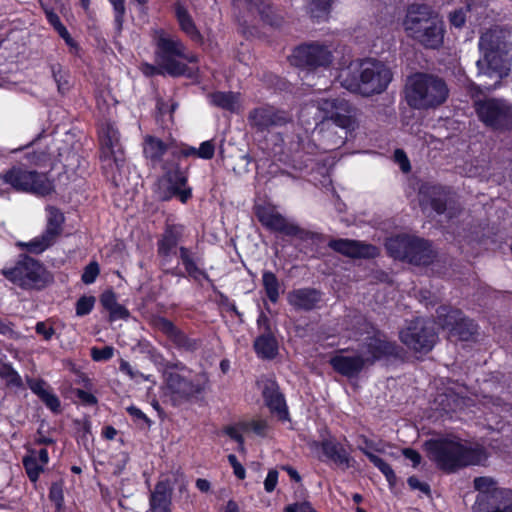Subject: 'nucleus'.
<instances>
[{
	"label": "nucleus",
	"instance_id": "f257e3e1",
	"mask_svg": "<svg viewBox=\"0 0 512 512\" xmlns=\"http://www.w3.org/2000/svg\"><path fill=\"white\" fill-rule=\"evenodd\" d=\"M482 58L476 62L480 90H494L511 70V44L505 41L501 31L491 29L484 32L479 40Z\"/></svg>",
	"mask_w": 512,
	"mask_h": 512
},
{
	"label": "nucleus",
	"instance_id": "f03ea898",
	"mask_svg": "<svg viewBox=\"0 0 512 512\" xmlns=\"http://www.w3.org/2000/svg\"><path fill=\"white\" fill-rule=\"evenodd\" d=\"M393 74L388 66L375 59L352 61L338 75L341 86L363 96L385 91Z\"/></svg>",
	"mask_w": 512,
	"mask_h": 512
},
{
	"label": "nucleus",
	"instance_id": "7ed1b4c3",
	"mask_svg": "<svg viewBox=\"0 0 512 512\" xmlns=\"http://www.w3.org/2000/svg\"><path fill=\"white\" fill-rule=\"evenodd\" d=\"M152 39L155 44V57L157 64L170 76H186L194 78L198 73L197 66H188L186 63L196 64L198 56L188 51L185 44L176 35L163 29H154Z\"/></svg>",
	"mask_w": 512,
	"mask_h": 512
},
{
	"label": "nucleus",
	"instance_id": "20e7f679",
	"mask_svg": "<svg viewBox=\"0 0 512 512\" xmlns=\"http://www.w3.org/2000/svg\"><path fill=\"white\" fill-rule=\"evenodd\" d=\"M429 457L447 472H454L469 465H479L487 458L481 446L467 445L457 437L429 440L425 443Z\"/></svg>",
	"mask_w": 512,
	"mask_h": 512
},
{
	"label": "nucleus",
	"instance_id": "39448f33",
	"mask_svg": "<svg viewBox=\"0 0 512 512\" xmlns=\"http://www.w3.org/2000/svg\"><path fill=\"white\" fill-rule=\"evenodd\" d=\"M403 93L410 108L428 111L443 105L449 97L450 90L443 78L417 72L407 78Z\"/></svg>",
	"mask_w": 512,
	"mask_h": 512
},
{
	"label": "nucleus",
	"instance_id": "423d86ee",
	"mask_svg": "<svg viewBox=\"0 0 512 512\" xmlns=\"http://www.w3.org/2000/svg\"><path fill=\"white\" fill-rule=\"evenodd\" d=\"M403 26L407 35L427 49H438L444 40V23L427 5H411Z\"/></svg>",
	"mask_w": 512,
	"mask_h": 512
},
{
	"label": "nucleus",
	"instance_id": "0eeeda50",
	"mask_svg": "<svg viewBox=\"0 0 512 512\" xmlns=\"http://www.w3.org/2000/svg\"><path fill=\"white\" fill-rule=\"evenodd\" d=\"M0 273L11 283L24 290H42L53 282V275L38 260L21 255L13 266Z\"/></svg>",
	"mask_w": 512,
	"mask_h": 512
},
{
	"label": "nucleus",
	"instance_id": "6e6552de",
	"mask_svg": "<svg viewBox=\"0 0 512 512\" xmlns=\"http://www.w3.org/2000/svg\"><path fill=\"white\" fill-rule=\"evenodd\" d=\"M473 486L477 495L472 512H512V489L500 487L487 476L476 477Z\"/></svg>",
	"mask_w": 512,
	"mask_h": 512
},
{
	"label": "nucleus",
	"instance_id": "1a4fd4ad",
	"mask_svg": "<svg viewBox=\"0 0 512 512\" xmlns=\"http://www.w3.org/2000/svg\"><path fill=\"white\" fill-rule=\"evenodd\" d=\"M316 109L320 115V128H346L354 130L357 126V110L343 98L320 99L307 106L306 111Z\"/></svg>",
	"mask_w": 512,
	"mask_h": 512
},
{
	"label": "nucleus",
	"instance_id": "9d476101",
	"mask_svg": "<svg viewBox=\"0 0 512 512\" xmlns=\"http://www.w3.org/2000/svg\"><path fill=\"white\" fill-rule=\"evenodd\" d=\"M0 178L19 192L32 193L37 196H47L54 191L53 182L44 173L25 167H12Z\"/></svg>",
	"mask_w": 512,
	"mask_h": 512
},
{
	"label": "nucleus",
	"instance_id": "9b49d317",
	"mask_svg": "<svg viewBox=\"0 0 512 512\" xmlns=\"http://www.w3.org/2000/svg\"><path fill=\"white\" fill-rule=\"evenodd\" d=\"M164 174L156 183L155 193L158 199L169 201L176 197L181 203L185 204L192 197V188L188 186V177L186 171L179 168L178 165H163Z\"/></svg>",
	"mask_w": 512,
	"mask_h": 512
},
{
	"label": "nucleus",
	"instance_id": "f8f14e48",
	"mask_svg": "<svg viewBox=\"0 0 512 512\" xmlns=\"http://www.w3.org/2000/svg\"><path fill=\"white\" fill-rule=\"evenodd\" d=\"M480 121L497 131L512 130V104L503 98H488L475 102Z\"/></svg>",
	"mask_w": 512,
	"mask_h": 512
},
{
	"label": "nucleus",
	"instance_id": "ddd939ff",
	"mask_svg": "<svg viewBox=\"0 0 512 512\" xmlns=\"http://www.w3.org/2000/svg\"><path fill=\"white\" fill-rule=\"evenodd\" d=\"M256 216L259 222L268 230L283 234L289 237H296L300 240H312L314 233L307 231L282 215L273 206H258Z\"/></svg>",
	"mask_w": 512,
	"mask_h": 512
},
{
	"label": "nucleus",
	"instance_id": "4468645a",
	"mask_svg": "<svg viewBox=\"0 0 512 512\" xmlns=\"http://www.w3.org/2000/svg\"><path fill=\"white\" fill-rule=\"evenodd\" d=\"M438 339L432 323L423 318H416L400 331V340L410 350L428 353Z\"/></svg>",
	"mask_w": 512,
	"mask_h": 512
},
{
	"label": "nucleus",
	"instance_id": "2eb2a0df",
	"mask_svg": "<svg viewBox=\"0 0 512 512\" xmlns=\"http://www.w3.org/2000/svg\"><path fill=\"white\" fill-rule=\"evenodd\" d=\"M333 50L329 45L320 42H310L294 49L291 62L299 67L316 69L327 68L333 62Z\"/></svg>",
	"mask_w": 512,
	"mask_h": 512
},
{
	"label": "nucleus",
	"instance_id": "dca6fc26",
	"mask_svg": "<svg viewBox=\"0 0 512 512\" xmlns=\"http://www.w3.org/2000/svg\"><path fill=\"white\" fill-rule=\"evenodd\" d=\"M165 381L176 405L201 393L205 389L206 377L198 376L195 379H188L178 372L168 371L165 374Z\"/></svg>",
	"mask_w": 512,
	"mask_h": 512
},
{
	"label": "nucleus",
	"instance_id": "f3484780",
	"mask_svg": "<svg viewBox=\"0 0 512 512\" xmlns=\"http://www.w3.org/2000/svg\"><path fill=\"white\" fill-rule=\"evenodd\" d=\"M247 119L250 126L260 132L282 126L288 121V117L283 111L269 105L252 109L248 113Z\"/></svg>",
	"mask_w": 512,
	"mask_h": 512
},
{
	"label": "nucleus",
	"instance_id": "a211bd4d",
	"mask_svg": "<svg viewBox=\"0 0 512 512\" xmlns=\"http://www.w3.org/2000/svg\"><path fill=\"white\" fill-rule=\"evenodd\" d=\"M153 326L163 333L177 348L185 351H195L200 343L196 339L189 338L182 330L165 317H155L152 320Z\"/></svg>",
	"mask_w": 512,
	"mask_h": 512
},
{
	"label": "nucleus",
	"instance_id": "6ab92c4d",
	"mask_svg": "<svg viewBox=\"0 0 512 512\" xmlns=\"http://www.w3.org/2000/svg\"><path fill=\"white\" fill-rule=\"evenodd\" d=\"M100 139L103 146L105 167L114 165L118 170L123 167L124 160L116 155L115 148L119 146L120 135L111 124H105L100 130Z\"/></svg>",
	"mask_w": 512,
	"mask_h": 512
},
{
	"label": "nucleus",
	"instance_id": "aec40b11",
	"mask_svg": "<svg viewBox=\"0 0 512 512\" xmlns=\"http://www.w3.org/2000/svg\"><path fill=\"white\" fill-rule=\"evenodd\" d=\"M362 356L367 364H373L376 360L391 356L396 353L394 342L388 341L384 335L376 334L369 337L364 344Z\"/></svg>",
	"mask_w": 512,
	"mask_h": 512
},
{
	"label": "nucleus",
	"instance_id": "412c9836",
	"mask_svg": "<svg viewBox=\"0 0 512 512\" xmlns=\"http://www.w3.org/2000/svg\"><path fill=\"white\" fill-rule=\"evenodd\" d=\"M173 482L169 479L158 481L149 496V508L146 512H171Z\"/></svg>",
	"mask_w": 512,
	"mask_h": 512
},
{
	"label": "nucleus",
	"instance_id": "4be33fe9",
	"mask_svg": "<svg viewBox=\"0 0 512 512\" xmlns=\"http://www.w3.org/2000/svg\"><path fill=\"white\" fill-rule=\"evenodd\" d=\"M328 247L351 258H369L376 255L377 249L373 245L350 239H334L329 241Z\"/></svg>",
	"mask_w": 512,
	"mask_h": 512
},
{
	"label": "nucleus",
	"instance_id": "5701e85b",
	"mask_svg": "<svg viewBox=\"0 0 512 512\" xmlns=\"http://www.w3.org/2000/svg\"><path fill=\"white\" fill-rule=\"evenodd\" d=\"M419 194L421 204H430L432 209L438 214H442L447 210L448 201L451 199L449 191L436 185H422Z\"/></svg>",
	"mask_w": 512,
	"mask_h": 512
},
{
	"label": "nucleus",
	"instance_id": "b1692460",
	"mask_svg": "<svg viewBox=\"0 0 512 512\" xmlns=\"http://www.w3.org/2000/svg\"><path fill=\"white\" fill-rule=\"evenodd\" d=\"M288 303L296 310H313L322 300L321 292L314 288L292 290L287 296Z\"/></svg>",
	"mask_w": 512,
	"mask_h": 512
},
{
	"label": "nucleus",
	"instance_id": "393cba45",
	"mask_svg": "<svg viewBox=\"0 0 512 512\" xmlns=\"http://www.w3.org/2000/svg\"><path fill=\"white\" fill-rule=\"evenodd\" d=\"M333 369L346 377L357 376L367 364L362 354L360 355H336L329 361Z\"/></svg>",
	"mask_w": 512,
	"mask_h": 512
},
{
	"label": "nucleus",
	"instance_id": "a878e982",
	"mask_svg": "<svg viewBox=\"0 0 512 512\" xmlns=\"http://www.w3.org/2000/svg\"><path fill=\"white\" fill-rule=\"evenodd\" d=\"M184 227L181 225H168L157 243V252L167 262L175 254V248L182 238Z\"/></svg>",
	"mask_w": 512,
	"mask_h": 512
},
{
	"label": "nucleus",
	"instance_id": "bb28decb",
	"mask_svg": "<svg viewBox=\"0 0 512 512\" xmlns=\"http://www.w3.org/2000/svg\"><path fill=\"white\" fill-rule=\"evenodd\" d=\"M258 325L260 327L263 325L264 331L254 342L255 351L262 358L271 359L277 353V341L270 330L267 317L261 315L258 319Z\"/></svg>",
	"mask_w": 512,
	"mask_h": 512
},
{
	"label": "nucleus",
	"instance_id": "cd10ccee",
	"mask_svg": "<svg viewBox=\"0 0 512 512\" xmlns=\"http://www.w3.org/2000/svg\"><path fill=\"white\" fill-rule=\"evenodd\" d=\"M263 397L271 412L276 413L281 420H286L288 410L284 396L280 393L278 385L274 381H267L263 388Z\"/></svg>",
	"mask_w": 512,
	"mask_h": 512
},
{
	"label": "nucleus",
	"instance_id": "c85d7f7f",
	"mask_svg": "<svg viewBox=\"0 0 512 512\" xmlns=\"http://www.w3.org/2000/svg\"><path fill=\"white\" fill-rule=\"evenodd\" d=\"M407 254V261L415 265H428L434 258V252L429 242L416 237L411 238V247Z\"/></svg>",
	"mask_w": 512,
	"mask_h": 512
},
{
	"label": "nucleus",
	"instance_id": "c756f323",
	"mask_svg": "<svg viewBox=\"0 0 512 512\" xmlns=\"http://www.w3.org/2000/svg\"><path fill=\"white\" fill-rule=\"evenodd\" d=\"M321 448L328 459L345 468L351 467L353 459L339 442L331 439L323 440L321 442Z\"/></svg>",
	"mask_w": 512,
	"mask_h": 512
},
{
	"label": "nucleus",
	"instance_id": "7c9ffc66",
	"mask_svg": "<svg viewBox=\"0 0 512 512\" xmlns=\"http://www.w3.org/2000/svg\"><path fill=\"white\" fill-rule=\"evenodd\" d=\"M176 18L180 29L195 42L202 41V35L197 29L188 10L181 4L176 5Z\"/></svg>",
	"mask_w": 512,
	"mask_h": 512
},
{
	"label": "nucleus",
	"instance_id": "2f4dec72",
	"mask_svg": "<svg viewBox=\"0 0 512 512\" xmlns=\"http://www.w3.org/2000/svg\"><path fill=\"white\" fill-rule=\"evenodd\" d=\"M102 306L109 311L110 320L126 319L129 316L128 310L117 302L116 295L113 291H105L101 297Z\"/></svg>",
	"mask_w": 512,
	"mask_h": 512
},
{
	"label": "nucleus",
	"instance_id": "473e14b6",
	"mask_svg": "<svg viewBox=\"0 0 512 512\" xmlns=\"http://www.w3.org/2000/svg\"><path fill=\"white\" fill-rule=\"evenodd\" d=\"M316 125L324 143L327 145V148L331 150L342 146L347 139L348 132L350 131L346 130V128L321 129L320 121L316 122Z\"/></svg>",
	"mask_w": 512,
	"mask_h": 512
},
{
	"label": "nucleus",
	"instance_id": "72a5a7b5",
	"mask_svg": "<svg viewBox=\"0 0 512 512\" xmlns=\"http://www.w3.org/2000/svg\"><path fill=\"white\" fill-rule=\"evenodd\" d=\"M234 2L239 7L244 6L252 12H257L263 21L272 26L279 24V21L271 15L270 6L266 0H234Z\"/></svg>",
	"mask_w": 512,
	"mask_h": 512
},
{
	"label": "nucleus",
	"instance_id": "f704fd0d",
	"mask_svg": "<svg viewBox=\"0 0 512 512\" xmlns=\"http://www.w3.org/2000/svg\"><path fill=\"white\" fill-rule=\"evenodd\" d=\"M436 313L438 324L449 332L465 318L460 310L448 306L439 307Z\"/></svg>",
	"mask_w": 512,
	"mask_h": 512
},
{
	"label": "nucleus",
	"instance_id": "c9c22d12",
	"mask_svg": "<svg viewBox=\"0 0 512 512\" xmlns=\"http://www.w3.org/2000/svg\"><path fill=\"white\" fill-rule=\"evenodd\" d=\"M411 238L410 236L403 235L388 239L385 246L390 256L407 261V252L411 247Z\"/></svg>",
	"mask_w": 512,
	"mask_h": 512
},
{
	"label": "nucleus",
	"instance_id": "e433bc0d",
	"mask_svg": "<svg viewBox=\"0 0 512 512\" xmlns=\"http://www.w3.org/2000/svg\"><path fill=\"white\" fill-rule=\"evenodd\" d=\"M167 148V145L162 140L148 136L145 139L143 151L146 158L150 159L153 163H157L161 160Z\"/></svg>",
	"mask_w": 512,
	"mask_h": 512
},
{
	"label": "nucleus",
	"instance_id": "4c0bfd02",
	"mask_svg": "<svg viewBox=\"0 0 512 512\" xmlns=\"http://www.w3.org/2000/svg\"><path fill=\"white\" fill-rule=\"evenodd\" d=\"M180 259L185 267L186 272L189 276L197 279L198 276H203L205 279H208V275L203 270L199 269L195 260L193 253L186 247L181 246L179 248Z\"/></svg>",
	"mask_w": 512,
	"mask_h": 512
},
{
	"label": "nucleus",
	"instance_id": "58836bf2",
	"mask_svg": "<svg viewBox=\"0 0 512 512\" xmlns=\"http://www.w3.org/2000/svg\"><path fill=\"white\" fill-rule=\"evenodd\" d=\"M262 284L267 298L276 303L280 296V283L276 275L271 271H264L262 275Z\"/></svg>",
	"mask_w": 512,
	"mask_h": 512
},
{
	"label": "nucleus",
	"instance_id": "ea45409f",
	"mask_svg": "<svg viewBox=\"0 0 512 512\" xmlns=\"http://www.w3.org/2000/svg\"><path fill=\"white\" fill-rule=\"evenodd\" d=\"M477 332V325L470 319L464 318L450 331V336L462 341H468L473 338Z\"/></svg>",
	"mask_w": 512,
	"mask_h": 512
},
{
	"label": "nucleus",
	"instance_id": "a19ab883",
	"mask_svg": "<svg viewBox=\"0 0 512 512\" xmlns=\"http://www.w3.org/2000/svg\"><path fill=\"white\" fill-rule=\"evenodd\" d=\"M56 238L53 237L51 232H43L40 236L35 237L31 241L24 244L27 251L34 254H40L49 248L54 242Z\"/></svg>",
	"mask_w": 512,
	"mask_h": 512
},
{
	"label": "nucleus",
	"instance_id": "79ce46f5",
	"mask_svg": "<svg viewBox=\"0 0 512 512\" xmlns=\"http://www.w3.org/2000/svg\"><path fill=\"white\" fill-rule=\"evenodd\" d=\"M210 101L213 105L229 110L235 111L238 103L236 94L232 92H215L210 96Z\"/></svg>",
	"mask_w": 512,
	"mask_h": 512
},
{
	"label": "nucleus",
	"instance_id": "37998d69",
	"mask_svg": "<svg viewBox=\"0 0 512 512\" xmlns=\"http://www.w3.org/2000/svg\"><path fill=\"white\" fill-rule=\"evenodd\" d=\"M333 0H309L308 11L317 21L325 20L330 12Z\"/></svg>",
	"mask_w": 512,
	"mask_h": 512
},
{
	"label": "nucleus",
	"instance_id": "c03bdc74",
	"mask_svg": "<svg viewBox=\"0 0 512 512\" xmlns=\"http://www.w3.org/2000/svg\"><path fill=\"white\" fill-rule=\"evenodd\" d=\"M63 214L55 207L48 208V222L45 232H51L53 237L57 238L61 233V225L63 223Z\"/></svg>",
	"mask_w": 512,
	"mask_h": 512
},
{
	"label": "nucleus",
	"instance_id": "a18cd8bd",
	"mask_svg": "<svg viewBox=\"0 0 512 512\" xmlns=\"http://www.w3.org/2000/svg\"><path fill=\"white\" fill-rule=\"evenodd\" d=\"M365 456L383 473L391 485L396 483V475L388 463L370 451H365Z\"/></svg>",
	"mask_w": 512,
	"mask_h": 512
},
{
	"label": "nucleus",
	"instance_id": "49530a36",
	"mask_svg": "<svg viewBox=\"0 0 512 512\" xmlns=\"http://www.w3.org/2000/svg\"><path fill=\"white\" fill-rule=\"evenodd\" d=\"M365 456L383 473L391 485L396 483V475L388 463L370 451H365Z\"/></svg>",
	"mask_w": 512,
	"mask_h": 512
},
{
	"label": "nucleus",
	"instance_id": "de8ad7c7",
	"mask_svg": "<svg viewBox=\"0 0 512 512\" xmlns=\"http://www.w3.org/2000/svg\"><path fill=\"white\" fill-rule=\"evenodd\" d=\"M242 432H253L258 436L264 437L267 433L268 424L263 419H251L240 422Z\"/></svg>",
	"mask_w": 512,
	"mask_h": 512
},
{
	"label": "nucleus",
	"instance_id": "09e8293b",
	"mask_svg": "<svg viewBox=\"0 0 512 512\" xmlns=\"http://www.w3.org/2000/svg\"><path fill=\"white\" fill-rule=\"evenodd\" d=\"M115 12L114 24L116 30L120 33L123 28L124 15L126 12L125 0H109Z\"/></svg>",
	"mask_w": 512,
	"mask_h": 512
},
{
	"label": "nucleus",
	"instance_id": "8fccbe9b",
	"mask_svg": "<svg viewBox=\"0 0 512 512\" xmlns=\"http://www.w3.org/2000/svg\"><path fill=\"white\" fill-rule=\"evenodd\" d=\"M23 464L30 480L36 481L42 471V465L33 456L24 458Z\"/></svg>",
	"mask_w": 512,
	"mask_h": 512
},
{
	"label": "nucleus",
	"instance_id": "3c124183",
	"mask_svg": "<svg viewBox=\"0 0 512 512\" xmlns=\"http://www.w3.org/2000/svg\"><path fill=\"white\" fill-rule=\"evenodd\" d=\"M49 499L55 504L56 511L55 512H64L63 511V503L64 496L62 486L57 483H53L49 490Z\"/></svg>",
	"mask_w": 512,
	"mask_h": 512
},
{
	"label": "nucleus",
	"instance_id": "603ef678",
	"mask_svg": "<svg viewBox=\"0 0 512 512\" xmlns=\"http://www.w3.org/2000/svg\"><path fill=\"white\" fill-rule=\"evenodd\" d=\"M46 18L48 22L57 30L59 35L63 39H69V32L65 28V26L61 23L60 18L56 13H54L52 10H49L47 8L44 9Z\"/></svg>",
	"mask_w": 512,
	"mask_h": 512
},
{
	"label": "nucleus",
	"instance_id": "864d4df0",
	"mask_svg": "<svg viewBox=\"0 0 512 512\" xmlns=\"http://www.w3.org/2000/svg\"><path fill=\"white\" fill-rule=\"evenodd\" d=\"M95 298L93 296H82L76 302V314L84 316L91 312L94 307Z\"/></svg>",
	"mask_w": 512,
	"mask_h": 512
},
{
	"label": "nucleus",
	"instance_id": "5fc2aeb1",
	"mask_svg": "<svg viewBox=\"0 0 512 512\" xmlns=\"http://www.w3.org/2000/svg\"><path fill=\"white\" fill-rule=\"evenodd\" d=\"M35 331L38 335L42 336L45 341H50L55 335V329L49 320L37 322Z\"/></svg>",
	"mask_w": 512,
	"mask_h": 512
},
{
	"label": "nucleus",
	"instance_id": "6e6d98bb",
	"mask_svg": "<svg viewBox=\"0 0 512 512\" xmlns=\"http://www.w3.org/2000/svg\"><path fill=\"white\" fill-rule=\"evenodd\" d=\"M100 269L97 262L89 263L82 274V281L85 284H92L99 275Z\"/></svg>",
	"mask_w": 512,
	"mask_h": 512
},
{
	"label": "nucleus",
	"instance_id": "4d7b16f0",
	"mask_svg": "<svg viewBox=\"0 0 512 512\" xmlns=\"http://www.w3.org/2000/svg\"><path fill=\"white\" fill-rule=\"evenodd\" d=\"M114 354L113 347L106 346L103 348L93 347L91 349V357L94 361H106L112 358Z\"/></svg>",
	"mask_w": 512,
	"mask_h": 512
},
{
	"label": "nucleus",
	"instance_id": "13d9d810",
	"mask_svg": "<svg viewBox=\"0 0 512 512\" xmlns=\"http://www.w3.org/2000/svg\"><path fill=\"white\" fill-rule=\"evenodd\" d=\"M215 153V145L212 141H204L197 150V157L202 159H211Z\"/></svg>",
	"mask_w": 512,
	"mask_h": 512
},
{
	"label": "nucleus",
	"instance_id": "bf43d9fd",
	"mask_svg": "<svg viewBox=\"0 0 512 512\" xmlns=\"http://www.w3.org/2000/svg\"><path fill=\"white\" fill-rule=\"evenodd\" d=\"M29 388L32 392H34L40 399L48 392L50 391L49 387L47 386L46 382L43 380H32L29 381Z\"/></svg>",
	"mask_w": 512,
	"mask_h": 512
},
{
	"label": "nucleus",
	"instance_id": "052dcab7",
	"mask_svg": "<svg viewBox=\"0 0 512 512\" xmlns=\"http://www.w3.org/2000/svg\"><path fill=\"white\" fill-rule=\"evenodd\" d=\"M41 400L45 403V405L51 409L53 412L60 411V401L59 398L53 394L51 391H48Z\"/></svg>",
	"mask_w": 512,
	"mask_h": 512
},
{
	"label": "nucleus",
	"instance_id": "680f3d73",
	"mask_svg": "<svg viewBox=\"0 0 512 512\" xmlns=\"http://www.w3.org/2000/svg\"><path fill=\"white\" fill-rule=\"evenodd\" d=\"M227 459L233 468L235 476L239 479H244L245 475H246V471H245V468L238 461L237 457L234 454H229Z\"/></svg>",
	"mask_w": 512,
	"mask_h": 512
},
{
	"label": "nucleus",
	"instance_id": "e2e57ef3",
	"mask_svg": "<svg viewBox=\"0 0 512 512\" xmlns=\"http://www.w3.org/2000/svg\"><path fill=\"white\" fill-rule=\"evenodd\" d=\"M278 482V472L274 469L270 470L264 481L265 490L270 493L274 491Z\"/></svg>",
	"mask_w": 512,
	"mask_h": 512
},
{
	"label": "nucleus",
	"instance_id": "0e129e2a",
	"mask_svg": "<svg viewBox=\"0 0 512 512\" xmlns=\"http://www.w3.org/2000/svg\"><path fill=\"white\" fill-rule=\"evenodd\" d=\"M408 485L413 490H420L421 492L425 494L430 493V487L427 483L421 482L417 477L411 476L407 480Z\"/></svg>",
	"mask_w": 512,
	"mask_h": 512
},
{
	"label": "nucleus",
	"instance_id": "69168bd1",
	"mask_svg": "<svg viewBox=\"0 0 512 512\" xmlns=\"http://www.w3.org/2000/svg\"><path fill=\"white\" fill-rule=\"evenodd\" d=\"M362 444L358 446L359 450L365 455V451H373L382 452V449L372 440L362 436L361 437Z\"/></svg>",
	"mask_w": 512,
	"mask_h": 512
},
{
	"label": "nucleus",
	"instance_id": "338daca9",
	"mask_svg": "<svg viewBox=\"0 0 512 512\" xmlns=\"http://www.w3.org/2000/svg\"><path fill=\"white\" fill-rule=\"evenodd\" d=\"M285 512H316L310 503L308 502H301V503H294L291 505H288L285 508Z\"/></svg>",
	"mask_w": 512,
	"mask_h": 512
},
{
	"label": "nucleus",
	"instance_id": "774afa93",
	"mask_svg": "<svg viewBox=\"0 0 512 512\" xmlns=\"http://www.w3.org/2000/svg\"><path fill=\"white\" fill-rule=\"evenodd\" d=\"M120 370L127 374L130 379H136L137 377L144 378V375L140 373L139 371H136L132 368V366L127 362L122 360L120 363Z\"/></svg>",
	"mask_w": 512,
	"mask_h": 512
}]
</instances>
